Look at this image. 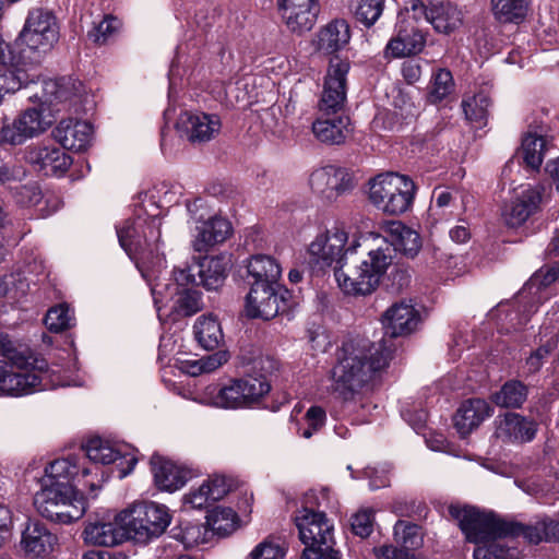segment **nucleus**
I'll return each mask as SVG.
<instances>
[{
  "label": "nucleus",
  "mask_w": 559,
  "mask_h": 559,
  "mask_svg": "<svg viewBox=\"0 0 559 559\" xmlns=\"http://www.w3.org/2000/svg\"><path fill=\"white\" fill-rule=\"evenodd\" d=\"M528 395V388L519 380L507 381L499 391L491 395V401L499 407L520 408Z\"/></svg>",
  "instance_id": "obj_41"
},
{
  "label": "nucleus",
  "mask_w": 559,
  "mask_h": 559,
  "mask_svg": "<svg viewBox=\"0 0 559 559\" xmlns=\"http://www.w3.org/2000/svg\"><path fill=\"white\" fill-rule=\"evenodd\" d=\"M230 487V481L225 476H213L185 495V504L192 509L207 508L211 503L223 499Z\"/></svg>",
  "instance_id": "obj_32"
},
{
  "label": "nucleus",
  "mask_w": 559,
  "mask_h": 559,
  "mask_svg": "<svg viewBox=\"0 0 559 559\" xmlns=\"http://www.w3.org/2000/svg\"><path fill=\"white\" fill-rule=\"evenodd\" d=\"M426 20L439 33L449 34L456 29L462 23V12L450 2L441 3L429 9Z\"/></svg>",
  "instance_id": "obj_40"
},
{
  "label": "nucleus",
  "mask_w": 559,
  "mask_h": 559,
  "mask_svg": "<svg viewBox=\"0 0 559 559\" xmlns=\"http://www.w3.org/2000/svg\"><path fill=\"white\" fill-rule=\"evenodd\" d=\"M551 350L552 346L549 343L537 347L525 359L523 364V371L528 376L538 372L542 369L546 358L549 356Z\"/></svg>",
  "instance_id": "obj_58"
},
{
  "label": "nucleus",
  "mask_w": 559,
  "mask_h": 559,
  "mask_svg": "<svg viewBox=\"0 0 559 559\" xmlns=\"http://www.w3.org/2000/svg\"><path fill=\"white\" fill-rule=\"evenodd\" d=\"M349 8L358 22L371 27L382 15L384 0H350Z\"/></svg>",
  "instance_id": "obj_48"
},
{
  "label": "nucleus",
  "mask_w": 559,
  "mask_h": 559,
  "mask_svg": "<svg viewBox=\"0 0 559 559\" xmlns=\"http://www.w3.org/2000/svg\"><path fill=\"white\" fill-rule=\"evenodd\" d=\"M350 39L349 25L344 20H335L321 28L314 41L316 49L330 55L343 49Z\"/></svg>",
  "instance_id": "obj_38"
},
{
  "label": "nucleus",
  "mask_w": 559,
  "mask_h": 559,
  "mask_svg": "<svg viewBox=\"0 0 559 559\" xmlns=\"http://www.w3.org/2000/svg\"><path fill=\"white\" fill-rule=\"evenodd\" d=\"M424 34L414 26H397L396 34L389 40L384 49L388 58H404L420 52L425 46Z\"/></svg>",
  "instance_id": "obj_33"
},
{
  "label": "nucleus",
  "mask_w": 559,
  "mask_h": 559,
  "mask_svg": "<svg viewBox=\"0 0 559 559\" xmlns=\"http://www.w3.org/2000/svg\"><path fill=\"white\" fill-rule=\"evenodd\" d=\"M0 354L9 360L0 361V394L20 396L70 384L45 359L20 357L5 337L0 338Z\"/></svg>",
  "instance_id": "obj_5"
},
{
  "label": "nucleus",
  "mask_w": 559,
  "mask_h": 559,
  "mask_svg": "<svg viewBox=\"0 0 559 559\" xmlns=\"http://www.w3.org/2000/svg\"><path fill=\"white\" fill-rule=\"evenodd\" d=\"M299 537L306 548L332 549L334 545V524L325 513L302 507L295 515Z\"/></svg>",
  "instance_id": "obj_11"
},
{
  "label": "nucleus",
  "mask_w": 559,
  "mask_h": 559,
  "mask_svg": "<svg viewBox=\"0 0 559 559\" xmlns=\"http://www.w3.org/2000/svg\"><path fill=\"white\" fill-rule=\"evenodd\" d=\"M45 108H28L22 111L11 123L0 129V143L20 145L25 141L44 133L52 123L50 116L45 115Z\"/></svg>",
  "instance_id": "obj_12"
},
{
  "label": "nucleus",
  "mask_w": 559,
  "mask_h": 559,
  "mask_svg": "<svg viewBox=\"0 0 559 559\" xmlns=\"http://www.w3.org/2000/svg\"><path fill=\"white\" fill-rule=\"evenodd\" d=\"M193 329L197 341L205 349H214L223 341L221 324L213 316L198 318Z\"/></svg>",
  "instance_id": "obj_42"
},
{
  "label": "nucleus",
  "mask_w": 559,
  "mask_h": 559,
  "mask_svg": "<svg viewBox=\"0 0 559 559\" xmlns=\"http://www.w3.org/2000/svg\"><path fill=\"white\" fill-rule=\"evenodd\" d=\"M82 84L72 78L48 79L43 81L41 95L35 94L41 107H53L56 111L70 109L79 103ZM33 99V96H29Z\"/></svg>",
  "instance_id": "obj_18"
},
{
  "label": "nucleus",
  "mask_w": 559,
  "mask_h": 559,
  "mask_svg": "<svg viewBox=\"0 0 559 559\" xmlns=\"http://www.w3.org/2000/svg\"><path fill=\"white\" fill-rule=\"evenodd\" d=\"M325 419V411L322 407L311 406L305 415L307 428L300 430V436L306 439L311 438L324 425Z\"/></svg>",
  "instance_id": "obj_57"
},
{
  "label": "nucleus",
  "mask_w": 559,
  "mask_h": 559,
  "mask_svg": "<svg viewBox=\"0 0 559 559\" xmlns=\"http://www.w3.org/2000/svg\"><path fill=\"white\" fill-rule=\"evenodd\" d=\"M209 530L200 523H188L181 530V540L186 547L203 544L207 539Z\"/></svg>",
  "instance_id": "obj_56"
},
{
  "label": "nucleus",
  "mask_w": 559,
  "mask_h": 559,
  "mask_svg": "<svg viewBox=\"0 0 559 559\" xmlns=\"http://www.w3.org/2000/svg\"><path fill=\"white\" fill-rule=\"evenodd\" d=\"M352 131L349 118L342 115L332 118H318L312 123V132L316 139L328 145L345 143Z\"/></svg>",
  "instance_id": "obj_34"
},
{
  "label": "nucleus",
  "mask_w": 559,
  "mask_h": 559,
  "mask_svg": "<svg viewBox=\"0 0 559 559\" xmlns=\"http://www.w3.org/2000/svg\"><path fill=\"white\" fill-rule=\"evenodd\" d=\"M453 91L454 81L451 72L447 69H439L431 76L428 100L432 104L440 103Z\"/></svg>",
  "instance_id": "obj_49"
},
{
  "label": "nucleus",
  "mask_w": 559,
  "mask_h": 559,
  "mask_svg": "<svg viewBox=\"0 0 559 559\" xmlns=\"http://www.w3.org/2000/svg\"><path fill=\"white\" fill-rule=\"evenodd\" d=\"M309 185L325 200L335 201L354 188V179L348 169L328 165L311 173Z\"/></svg>",
  "instance_id": "obj_16"
},
{
  "label": "nucleus",
  "mask_w": 559,
  "mask_h": 559,
  "mask_svg": "<svg viewBox=\"0 0 559 559\" xmlns=\"http://www.w3.org/2000/svg\"><path fill=\"white\" fill-rule=\"evenodd\" d=\"M93 128L82 120L62 119L52 130L55 140L66 150L84 151L92 141Z\"/></svg>",
  "instance_id": "obj_26"
},
{
  "label": "nucleus",
  "mask_w": 559,
  "mask_h": 559,
  "mask_svg": "<svg viewBox=\"0 0 559 559\" xmlns=\"http://www.w3.org/2000/svg\"><path fill=\"white\" fill-rule=\"evenodd\" d=\"M278 285L264 287L262 284L251 285L250 292L246 298V313L250 318H261L270 320L276 317L281 310L285 309L286 299Z\"/></svg>",
  "instance_id": "obj_17"
},
{
  "label": "nucleus",
  "mask_w": 559,
  "mask_h": 559,
  "mask_svg": "<svg viewBox=\"0 0 559 559\" xmlns=\"http://www.w3.org/2000/svg\"><path fill=\"white\" fill-rule=\"evenodd\" d=\"M301 559H342L337 552L325 548H305Z\"/></svg>",
  "instance_id": "obj_63"
},
{
  "label": "nucleus",
  "mask_w": 559,
  "mask_h": 559,
  "mask_svg": "<svg viewBox=\"0 0 559 559\" xmlns=\"http://www.w3.org/2000/svg\"><path fill=\"white\" fill-rule=\"evenodd\" d=\"M306 262L317 274L333 270L344 294L367 296L380 285L391 255L388 241L379 234L350 238L344 224L334 223L320 229L309 242Z\"/></svg>",
  "instance_id": "obj_1"
},
{
  "label": "nucleus",
  "mask_w": 559,
  "mask_h": 559,
  "mask_svg": "<svg viewBox=\"0 0 559 559\" xmlns=\"http://www.w3.org/2000/svg\"><path fill=\"white\" fill-rule=\"evenodd\" d=\"M45 266L43 261L33 259L23 270L0 276V298L11 295L16 298L26 294L32 278L31 275L43 274Z\"/></svg>",
  "instance_id": "obj_35"
},
{
  "label": "nucleus",
  "mask_w": 559,
  "mask_h": 559,
  "mask_svg": "<svg viewBox=\"0 0 559 559\" xmlns=\"http://www.w3.org/2000/svg\"><path fill=\"white\" fill-rule=\"evenodd\" d=\"M248 277L251 285L262 284L264 287L278 285L282 275L280 263L271 255L255 254L246 263Z\"/></svg>",
  "instance_id": "obj_36"
},
{
  "label": "nucleus",
  "mask_w": 559,
  "mask_h": 559,
  "mask_svg": "<svg viewBox=\"0 0 559 559\" xmlns=\"http://www.w3.org/2000/svg\"><path fill=\"white\" fill-rule=\"evenodd\" d=\"M523 491L536 498H545L550 492V486L538 479H527L519 485Z\"/></svg>",
  "instance_id": "obj_61"
},
{
  "label": "nucleus",
  "mask_w": 559,
  "mask_h": 559,
  "mask_svg": "<svg viewBox=\"0 0 559 559\" xmlns=\"http://www.w3.org/2000/svg\"><path fill=\"white\" fill-rule=\"evenodd\" d=\"M58 538L39 521H28L22 532L21 548L33 557L49 555L57 545Z\"/></svg>",
  "instance_id": "obj_28"
},
{
  "label": "nucleus",
  "mask_w": 559,
  "mask_h": 559,
  "mask_svg": "<svg viewBox=\"0 0 559 559\" xmlns=\"http://www.w3.org/2000/svg\"><path fill=\"white\" fill-rule=\"evenodd\" d=\"M391 350L384 343L364 337L346 341L331 372L332 390L344 401L353 400L389 365Z\"/></svg>",
  "instance_id": "obj_3"
},
{
  "label": "nucleus",
  "mask_w": 559,
  "mask_h": 559,
  "mask_svg": "<svg viewBox=\"0 0 559 559\" xmlns=\"http://www.w3.org/2000/svg\"><path fill=\"white\" fill-rule=\"evenodd\" d=\"M238 523V516L231 508L215 507L206 516V524L211 531L219 536L231 534Z\"/></svg>",
  "instance_id": "obj_44"
},
{
  "label": "nucleus",
  "mask_w": 559,
  "mask_h": 559,
  "mask_svg": "<svg viewBox=\"0 0 559 559\" xmlns=\"http://www.w3.org/2000/svg\"><path fill=\"white\" fill-rule=\"evenodd\" d=\"M546 148V141L542 135L527 133L522 140L521 153L527 167L536 170L540 167Z\"/></svg>",
  "instance_id": "obj_47"
},
{
  "label": "nucleus",
  "mask_w": 559,
  "mask_h": 559,
  "mask_svg": "<svg viewBox=\"0 0 559 559\" xmlns=\"http://www.w3.org/2000/svg\"><path fill=\"white\" fill-rule=\"evenodd\" d=\"M394 539L403 549L405 558H409V552L418 549L423 545V534L420 527L405 521H399L394 526Z\"/></svg>",
  "instance_id": "obj_45"
},
{
  "label": "nucleus",
  "mask_w": 559,
  "mask_h": 559,
  "mask_svg": "<svg viewBox=\"0 0 559 559\" xmlns=\"http://www.w3.org/2000/svg\"><path fill=\"white\" fill-rule=\"evenodd\" d=\"M545 518L538 520L534 525H521L518 533H521L530 543L538 544L546 540Z\"/></svg>",
  "instance_id": "obj_59"
},
{
  "label": "nucleus",
  "mask_w": 559,
  "mask_h": 559,
  "mask_svg": "<svg viewBox=\"0 0 559 559\" xmlns=\"http://www.w3.org/2000/svg\"><path fill=\"white\" fill-rule=\"evenodd\" d=\"M285 556V543L278 537L269 536L254 546L246 559H284Z\"/></svg>",
  "instance_id": "obj_51"
},
{
  "label": "nucleus",
  "mask_w": 559,
  "mask_h": 559,
  "mask_svg": "<svg viewBox=\"0 0 559 559\" xmlns=\"http://www.w3.org/2000/svg\"><path fill=\"white\" fill-rule=\"evenodd\" d=\"M160 211L154 193H145L142 209L134 221H126L117 228L120 246L146 281L155 280V273L165 267V259L158 253L160 239Z\"/></svg>",
  "instance_id": "obj_4"
},
{
  "label": "nucleus",
  "mask_w": 559,
  "mask_h": 559,
  "mask_svg": "<svg viewBox=\"0 0 559 559\" xmlns=\"http://www.w3.org/2000/svg\"><path fill=\"white\" fill-rule=\"evenodd\" d=\"M416 186L405 175L383 173L369 181V201L388 215H402L414 202Z\"/></svg>",
  "instance_id": "obj_9"
},
{
  "label": "nucleus",
  "mask_w": 559,
  "mask_h": 559,
  "mask_svg": "<svg viewBox=\"0 0 559 559\" xmlns=\"http://www.w3.org/2000/svg\"><path fill=\"white\" fill-rule=\"evenodd\" d=\"M277 8L286 27L302 34L316 24L320 3L319 0H277Z\"/></svg>",
  "instance_id": "obj_19"
},
{
  "label": "nucleus",
  "mask_w": 559,
  "mask_h": 559,
  "mask_svg": "<svg viewBox=\"0 0 559 559\" xmlns=\"http://www.w3.org/2000/svg\"><path fill=\"white\" fill-rule=\"evenodd\" d=\"M117 520L123 525L128 540L148 544L165 533L171 522V515L164 504L141 501L118 512Z\"/></svg>",
  "instance_id": "obj_8"
},
{
  "label": "nucleus",
  "mask_w": 559,
  "mask_h": 559,
  "mask_svg": "<svg viewBox=\"0 0 559 559\" xmlns=\"http://www.w3.org/2000/svg\"><path fill=\"white\" fill-rule=\"evenodd\" d=\"M496 436L508 443H526L534 440L538 431V423L519 413H506L496 419Z\"/></svg>",
  "instance_id": "obj_21"
},
{
  "label": "nucleus",
  "mask_w": 559,
  "mask_h": 559,
  "mask_svg": "<svg viewBox=\"0 0 559 559\" xmlns=\"http://www.w3.org/2000/svg\"><path fill=\"white\" fill-rule=\"evenodd\" d=\"M241 393L245 396L247 407L261 401L271 390V384L265 374L259 377L246 376L237 379Z\"/></svg>",
  "instance_id": "obj_46"
},
{
  "label": "nucleus",
  "mask_w": 559,
  "mask_h": 559,
  "mask_svg": "<svg viewBox=\"0 0 559 559\" xmlns=\"http://www.w3.org/2000/svg\"><path fill=\"white\" fill-rule=\"evenodd\" d=\"M420 321V313L411 301L393 304L383 314L385 331L393 337L413 333Z\"/></svg>",
  "instance_id": "obj_25"
},
{
  "label": "nucleus",
  "mask_w": 559,
  "mask_h": 559,
  "mask_svg": "<svg viewBox=\"0 0 559 559\" xmlns=\"http://www.w3.org/2000/svg\"><path fill=\"white\" fill-rule=\"evenodd\" d=\"M26 49H22L19 57L14 56L10 45L4 40L0 39V66L12 67V63H19L21 67H28L29 62H26Z\"/></svg>",
  "instance_id": "obj_60"
},
{
  "label": "nucleus",
  "mask_w": 559,
  "mask_h": 559,
  "mask_svg": "<svg viewBox=\"0 0 559 559\" xmlns=\"http://www.w3.org/2000/svg\"><path fill=\"white\" fill-rule=\"evenodd\" d=\"M449 511L466 539L476 545L475 559H520L510 552L507 538L511 527L506 522L474 507L451 506Z\"/></svg>",
  "instance_id": "obj_6"
},
{
  "label": "nucleus",
  "mask_w": 559,
  "mask_h": 559,
  "mask_svg": "<svg viewBox=\"0 0 559 559\" xmlns=\"http://www.w3.org/2000/svg\"><path fill=\"white\" fill-rule=\"evenodd\" d=\"M352 531L355 535L362 538L369 536L373 530V511L371 509H361L352 516Z\"/></svg>",
  "instance_id": "obj_55"
},
{
  "label": "nucleus",
  "mask_w": 559,
  "mask_h": 559,
  "mask_svg": "<svg viewBox=\"0 0 559 559\" xmlns=\"http://www.w3.org/2000/svg\"><path fill=\"white\" fill-rule=\"evenodd\" d=\"M228 360V354L226 352H216L212 355H207L200 358L201 368L204 372H212L223 366Z\"/></svg>",
  "instance_id": "obj_62"
},
{
  "label": "nucleus",
  "mask_w": 559,
  "mask_h": 559,
  "mask_svg": "<svg viewBox=\"0 0 559 559\" xmlns=\"http://www.w3.org/2000/svg\"><path fill=\"white\" fill-rule=\"evenodd\" d=\"M374 555L378 559H403L405 558V554L403 549L399 546L395 547L393 545H383L378 548H374Z\"/></svg>",
  "instance_id": "obj_64"
},
{
  "label": "nucleus",
  "mask_w": 559,
  "mask_h": 559,
  "mask_svg": "<svg viewBox=\"0 0 559 559\" xmlns=\"http://www.w3.org/2000/svg\"><path fill=\"white\" fill-rule=\"evenodd\" d=\"M91 473V469L79 466L76 456L50 462L41 477V488L34 498L38 513L62 524L80 520L87 508L80 491L88 489L91 496L96 497L99 489L96 481L86 479Z\"/></svg>",
  "instance_id": "obj_2"
},
{
  "label": "nucleus",
  "mask_w": 559,
  "mask_h": 559,
  "mask_svg": "<svg viewBox=\"0 0 559 559\" xmlns=\"http://www.w3.org/2000/svg\"><path fill=\"white\" fill-rule=\"evenodd\" d=\"M39 78L37 66L29 63L28 67H21L12 63V67L0 66V102L7 94L14 93Z\"/></svg>",
  "instance_id": "obj_37"
},
{
  "label": "nucleus",
  "mask_w": 559,
  "mask_h": 559,
  "mask_svg": "<svg viewBox=\"0 0 559 559\" xmlns=\"http://www.w3.org/2000/svg\"><path fill=\"white\" fill-rule=\"evenodd\" d=\"M349 68L348 60L338 57L330 60L319 105L322 112H336L344 106Z\"/></svg>",
  "instance_id": "obj_15"
},
{
  "label": "nucleus",
  "mask_w": 559,
  "mask_h": 559,
  "mask_svg": "<svg viewBox=\"0 0 559 559\" xmlns=\"http://www.w3.org/2000/svg\"><path fill=\"white\" fill-rule=\"evenodd\" d=\"M384 231L386 236H380L388 241L389 248L393 247L395 251L408 258H415L420 251L423 242L419 234L402 222L393 221L388 223ZM390 255L392 257V249H390Z\"/></svg>",
  "instance_id": "obj_31"
},
{
  "label": "nucleus",
  "mask_w": 559,
  "mask_h": 559,
  "mask_svg": "<svg viewBox=\"0 0 559 559\" xmlns=\"http://www.w3.org/2000/svg\"><path fill=\"white\" fill-rule=\"evenodd\" d=\"M490 99L485 93H478L463 100L465 117L481 127L486 123Z\"/></svg>",
  "instance_id": "obj_50"
},
{
  "label": "nucleus",
  "mask_w": 559,
  "mask_h": 559,
  "mask_svg": "<svg viewBox=\"0 0 559 559\" xmlns=\"http://www.w3.org/2000/svg\"><path fill=\"white\" fill-rule=\"evenodd\" d=\"M542 201V189L532 185H521L501 207V218L511 228L522 226L535 214Z\"/></svg>",
  "instance_id": "obj_14"
},
{
  "label": "nucleus",
  "mask_w": 559,
  "mask_h": 559,
  "mask_svg": "<svg viewBox=\"0 0 559 559\" xmlns=\"http://www.w3.org/2000/svg\"><path fill=\"white\" fill-rule=\"evenodd\" d=\"M26 158L38 171L47 176L61 175L72 164L71 157L56 146L33 147L27 152Z\"/></svg>",
  "instance_id": "obj_29"
},
{
  "label": "nucleus",
  "mask_w": 559,
  "mask_h": 559,
  "mask_svg": "<svg viewBox=\"0 0 559 559\" xmlns=\"http://www.w3.org/2000/svg\"><path fill=\"white\" fill-rule=\"evenodd\" d=\"M84 451L86 456L94 463L103 465L116 463L119 469V478L128 476L138 463L134 454H122L120 449L98 437L90 439L84 445Z\"/></svg>",
  "instance_id": "obj_20"
},
{
  "label": "nucleus",
  "mask_w": 559,
  "mask_h": 559,
  "mask_svg": "<svg viewBox=\"0 0 559 559\" xmlns=\"http://www.w3.org/2000/svg\"><path fill=\"white\" fill-rule=\"evenodd\" d=\"M493 413L488 402L481 399H471L462 403L456 411L453 421L461 437L468 436L474 429L489 418Z\"/></svg>",
  "instance_id": "obj_30"
},
{
  "label": "nucleus",
  "mask_w": 559,
  "mask_h": 559,
  "mask_svg": "<svg viewBox=\"0 0 559 559\" xmlns=\"http://www.w3.org/2000/svg\"><path fill=\"white\" fill-rule=\"evenodd\" d=\"M193 400L200 404L224 409H238L247 407L237 380L228 384L218 385L211 383L194 393Z\"/></svg>",
  "instance_id": "obj_22"
},
{
  "label": "nucleus",
  "mask_w": 559,
  "mask_h": 559,
  "mask_svg": "<svg viewBox=\"0 0 559 559\" xmlns=\"http://www.w3.org/2000/svg\"><path fill=\"white\" fill-rule=\"evenodd\" d=\"M59 40L57 17L47 10L35 9L26 17L25 24L17 37V43L34 52L29 63L36 66L43 53L48 52Z\"/></svg>",
  "instance_id": "obj_10"
},
{
  "label": "nucleus",
  "mask_w": 559,
  "mask_h": 559,
  "mask_svg": "<svg viewBox=\"0 0 559 559\" xmlns=\"http://www.w3.org/2000/svg\"><path fill=\"white\" fill-rule=\"evenodd\" d=\"M16 201L24 206H38V211L41 216H47L50 211H46L44 206H40L47 201L43 200V193L36 183L21 186L16 191Z\"/></svg>",
  "instance_id": "obj_54"
},
{
  "label": "nucleus",
  "mask_w": 559,
  "mask_h": 559,
  "mask_svg": "<svg viewBox=\"0 0 559 559\" xmlns=\"http://www.w3.org/2000/svg\"><path fill=\"white\" fill-rule=\"evenodd\" d=\"M203 206V201L197 199L187 204L188 211L193 215L195 227L192 239V248L197 252H207L212 247L224 242L231 235V224L224 217L213 216L203 221V214L197 216L195 211Z\"/></svg>",
  "instance_id": "obj_13"
},
{
  "label": "nucleus",
  "mask_w": 559,
  "mask_h": 559,
  "mask_svg": "<svg viewBox=\"0 0 559 559\" xmlns=\"http://www.w3.org/2000/svg\"><path fill=\"white\" fill-rule=\"evenodd\" d=\"M82 537L86 544L103 547H114L128 540L123 525L118 523L117 514L112 521L96 520L87 522Z\"/></svg>",
  "instance_id": "obj_27"
},
{
  "label": "nucleus",
  "mask_w": 559,
  "mask_h": 559,
  "mask_svg": "<svg viewBox=\"0 0 559 559\" xmlns=\"http://www.w3.org/2000/svg\"><path fill=\"white\" fill-rule=\"evenodd\" d=\"M176 127L190 142H207L218 134L222 122L217 115L185 111L180 114Z\"/></svg>",
  "instance_id": "obj_23"
},
{
  "label": "nucleus",
  "mask_w": 559,
  "mask_h": 559,
  "mask_svg": "<svg viewBox=\"0 0 559 559\" xmlns=\"http://www.w3.org/2000/svg\"><path fill=\"white\" fill-rule=\"evenodd\" d=\"M45 324L51 332H61L74 324L73 311L66 304L50 308L45 317Z\"/></svg>",
  "instance_id": "obj_52"
},
{
  "label": "nucleus",
  "mask_w": 559,
  "mask_h": 559,
  "mask_svg": "<svg viewBox=\"0 0 559 559\" xmlns=\"http://www.w3.org/2000/svg\"><path fill=\"white\" fill-rule=\"evenodd\" d=\"M120 21L108 14L104 16V20L93 27L87 34L88 38L97 44H106L120 28Z\"/></svg>",
  "instance_id": "obj_53"
},
{
  "label": "nucleus",
  "mask_w": 559,
  "mask_h": 559,
  "mask_svg": "<svg viewBox=\"0 0 559 559\" xmlns=\"http://www.w3.org/2000/svg\"><path fill=\"white\" fill-rule=\"evenodd\" d=\"M151 471L155 486L167 492L179 490L190 478V472L186 467L158 454L151 457Z\"/></svg>",
  "instance_id": "obj_24"
},
{
  "label": "nucleus",
  "mask_w": 559,
  "mask_h": 559,
  "mask_svg": "<svg viewBox=\"0 0 559 559\" xmlns=\"http://www.w3.org/2000/svg\"><path fill=\"white\" fill-rule=\"evenodd\" d=\"M159 273H155V280L147 281L158 312L168 308L177 317H188L201 309L200 294L190 287L195 283L190 269H176L174 277L165 283L159 282Z\"/></svg>",
  "instance_id": "obj_7"
},
{
  "label": "nucleus",
  "mask_w": 559,
  "mask_h": 559,
  "mask_svg": "<svg viewBox=\"0 0 559 559\" xmlns=\"http://www.w3.org/2000/svg\"><path fill=\"white\" fill-rule=\"evenodd\" d=\"M530 0H491V11L501 23H519L527 12Z\"/></svg>",
  "instance_id": "obj_43"
},
{
  "label": "nucleus",
  "mask_w": 559,
  "mask_h": 559,
  "mask_svg": "<svg viewBox=\"0 0 559 559\" xmlns=\"http://www.w3.org/2000/svg\"><path fill=\"white\" fill-rule=\"evenodd\" d=\"M198 276L194 284L206 289H217L226 277L227 263L224 257H204L198 262Z\"/></svg>",
  "instance_id": "obj_39"
}]
</instances>
